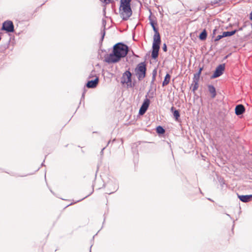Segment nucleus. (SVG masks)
<instances>
[{
    "label": "nucleus",
    "instance_id": "15",
    "mask_svg": "<svg viewBox=\"0 0 252 252\" xmlns=\"http://www.w3.org/2000/svg\"><path fill=\"white\" fill-rule=\"evenodd\" d=\"M150 103V100L147 98V95H146V98L144 99L141 107L144 109H148Z\"/></svg>",
    "mask_w": 252,
    "mask_h": 252
},
{
    "label": "nucleus",
    "instance_id": "26",
    "mask_svg": "<svg viewBox=\"0 0 252 252\" xmlns=\"http://www.w3.org/2000/svg\"><path fill=\"white\" fill-rule=\"evenodd\" d=\"M220 1V0H214L213 1H211V5H214L216 4H218L219 3V2Z\"/></svg>",
    "mask_w": 252,
    "mask_h": 252
},
{
    "label": "nucleus",
    "instance_id": "24",
    "mask_svg": "<svg viewBox=\"0 0 252 252\" xmlns=\"http://www.w3.org/2000/svg\"><path fill=\"white\" fill-rule=\"evenodd\" d=\"M222 36H223V37H227V36H230L229 32H223L222 34Z\"/></svg>",
    "mask_w": 252,
    "mask_h": 252
},
{
    "label": "nucleus",
    "instance_id": "29",
    "mask_svg": "<svg viewBox=\"0 0 252 252\" xmlns=\"http://www.w3.org/2000/svg\"><path fill=\"white\" fill-rule=\"evenodd\" d=\"M162 49L164 51V52H166L167 51V46L166 45V44L164 43L163 45V47H162Z\"/></svg>",
    "mask_w": 252,
    "mask_h": 252
},
{
    "label": "nucleus",
    "instance_id": "23",
    "mask_svg": "<svg viewBox=\"0 0 252 252\" xmlns=\"http://www.w3.org/2000/svg\"><path fill=\"white\" fill-rule=\"evenodd\" d=\"M223 36H222V34L221 35H218L216 38L215 39V41H218L219 40H220V39H221L222 38H223Z\"/></svg>",
    "mask_w": 252,
    "mask_h": 252
},
{
    "label": "nucleus",
    "instance_id": "1",
    "mask_svg": "<svg viewBox=\"0 0 252 252\" xmlns=\"http://www.w3.org/2000/svg\"><path fill=\"white\" fill-rule=\"evenodd\" d=\"M128 51V46L123 43L119 42L113 46L112 53L110 54L105 60L108 63H116L122 58L126 56Z\"/></svg>",
    "mask_w": 252,
    "mask_h": 252
},
{
    "label": "nucleus",
    "instance_id": "14",
    "mask_svg": "<svg viewBox=\"0 0 252 252\" xmlns=\"http://www.w3.org/2000/svg\"><path fill=\"white\" fill-rule=\"evenodd\" d=\"M171 111L173 112V116L176 121H178L179 118L180 116L179 111L177 110H176L174 107L173 106L171 107Z\"/></svg>",
    "mask_w": 252,
    "mask_h": 252
},
{
    "label": "nucleus",
    "instance_id": "13",
    "mask_svg": "<svg viewBox=\"0 0 252 252\" xmlns=\"http://www.w3.org/2000/svg\"><path fill=\"white\" fill-rule=\"evenodd\" d=\"M208 91L211 94L212 98H214L217 95L216 89L214 86L212 85H209L208 86Z\"/></svg>",
    "mask_w": 252,
    "mask_h": 252
},
{
    "label": "nucleus",
    "instance_id": "37",
    "mask_svg": "<svg viewBox=\"0 0 252 252\" xmlns=\"http://www.w3.org/2000/svg\"><path fill=\"white\" fill-rule=\"evenodd\" d=\"M242 30V28H239V31H241V30Z\"/></svg>",
    "mask_w": 252,
    "mask_h": 252
},
{
    "label": "nucleus",
    "instance_id": "36",
    "mask_svg": "<svg viewBox=\"0 0 252 252\" xmlns=\"http://www.w3.org/2000/svg\"><path fill=\"white\" fill-rule=\"evenodd\" d=\"M110 143V140H109L107 144V146H108Z\"/></svg>",
    "mask_w": 252,
    "mask_h": 252
},
{
    "label": "nucleus",
    "instance_id": "2",
    "mask_svg": "<svg viewBox=\"0 0 252 252\" xmlns=\"http://www.w3.org/2000/svg\"><path fill=\"white\" fill-rule=\"evenodd\" d=\"M120 10L121 17L124 20H128L132 13L130 3H124L122 1Z\"/></svg>",
    "mask_w": 252,
    "mask_h": 252
},
{
    "label": "nucleus",
    "instance_id": "30",
    "mask_svg": "<svg viewBox=\"0 0 252 252\" xmlns=\"http://www.w3.org/2000/svg\"><path fill=\"white\" fill-rule=\"evenodd\" d=\"M131 0H121V2H123L124 3H130Z\"/></svg>",
    "mask_w": 252,
    "mask_h": 252
},
{
    "label": "nucleus",
    "instance_id": "20",
    "mask_svg": "<svg viewBox=\"0 0 252 252\" xmlns=\"http://www.w3.org/2000/svg\"><path fill=\"white\" fill-rule=\"evenodd\" d=\"M200 76L198 75V74L195 73L194 74V76L193 78V82H199Z\"/></svg>",
    "mask_w": 252,
    "mask_h": 252
},
{
    "label": "nucleus",
    "instance_id": "8",
    "mask_svg": "<svg viewBox=\"0 0 252 252\" xmlns=\"http://www.w3.org/2000/svg\"><path fill=\"white\" fill-rule=\"evenodd\" d=\"M98 78L96 77L94 80L89 81L86 84V86L88 88H94L96 87L98 83Z\"/></svg>",
    "mask_w": 252,
    "mask_h": 252
},
{
    "label": "nucleus",
    "instance_id": "6",
    "mask_svg": "<svg viewBox=\"0 0 252 252\" xmlns=\"http://www.w3.org/2000/svg\"><path fill=\"white\" fill-rule=\"evenodd\" d=\"M2 30L5 31L7 32H13L14 25L12 22L11 21H5L2 24Z\"/></svg>",
    "mask_w": 252,
    "mask_h": 252
},
{
    "label": "nucleus",
    "instance_id": "35",
    "mask_svg": "<svg viewBox=\"0 0 252 252\" xmlns=\"http://www.w3.org/2000/svg\"><path fill=\"white\" fill-rule=\"evenodd\" d=\"M114 192V191H111V192H108L107 193H108V194H111V193H113V192Z\"/></svg>",
    "mask_w": 252,
    "mask_h": 252
},
{
    "label": "nucleus",
    "instance_id": "7",
    "mask_svg": "<svg viewBox=\"0 0 252 252\" xmlns=\"http://www.w3.org/2000/svg\"><path fill=\"white\" fill-rule=\"evenodd\" d=\"M153 38L154 40L152 46L154 47V45H155L156 47L160 48L161 39L159 33L158 32L154 33Z\"/></svg>",
    "mask_w": 252,
    "mask_h": 252
},
{
    "label": "nucleus",
    "instance_id": "3",
    "mask_svg": "<svg viewBox=\"0 0 252 252\" xmlns=\"http://www.w3.org/2000/svg\"><path fill=\"white\" fill-rule=\"evenodd\" d=\"M146 70V65L145 62L138 64L134 71L139 81L143 80L145 77Z\"/></svg>",
    "mask_w": 252,
    "mask_h": 252
},
{
    "label": "nucleus",
    "instance_id": "32",
    "mask_svg": "<svg viewBox=\"0 0 252 252\" xmlns=\"http://www.w3.org/2000/svg\"><path fill=\"white\" fill-rule=\"evenodd\" d=\"M105 147H104V148L101 150V152H100V154H101V155H103V151H104V150L105 149Z\"/></svg>",
    "mask_w": 252,
    "mask_h": 252
},
{
    "label": "nucleus",
    "instance_id": "38",
    "mask_svg": "<svg viewBox=\"0 0 252 252\" xmlns=\"http://www.w3.org/2000/svg\"><path fill=\"white\" fill-rule=\"evenodd\" d=\"M1 40V37H0V40Z\"/></svg>",
    "mask_w": 252,
    "mask_h": 252
},
{
    "label": "nucleus",
    "instance_id": "31",
    "mask_svg": "<svg viewBox=\"0 0 252 252\" xmlns=\"http://www.w3.org/2000/svg\"><path fill=\"white\" fill-rule=\"evenodd\" d=\"M155 80H156V77H154V78L152 77V81H151V84H154Z\"/></svg>",
    "mask_w": 252,
    "mask_h": 252
},
{
    "label": "nucleus",
    "instance_id": "28",
    "mask_svg": "<svg viewBox=\"0 0 252 252\" xmlns=\"http://www.w3.org/2000/svg\"><path fill=\"white\" fill-rule=\"evenodd\" d=\"M203 70V67H199L198 71L196 74H198V75H200L202 70Z\"/></svg>",
    "mask_w": 252,
    "mask_h": 252
},
{
    "label": "nucleus",
    "instance_id": "5",
    "mask_svg": "<svg viewBox=\"0 0 252 252\" xmlns=\"http://www.w3.org/2000/svg\"><path fill=\"white\" fill-rule=\"evenodd\" d=\"M132 74L129 70H126L122 75L121 83L123 84H127L131 83Z\"/></svg>",
    "mask_w": 252,
    "mask_h": 252
},
{
    "label": "nucleus",
    "instance_id": "16",
    "mask_svg": "<svg viewBox=\"0 0 252 252\" xmlns=\"http://www.w3.org/2000/svg\"><path fill=\"white\" fill-rule=\"evenodd\" d=\"M207 33L205 30H204L199 35V38L201 40H204L206 39Z\"/></svg>",
    "mask_w": 252,
    "mask_h": 252
},
{
    "label": "nucleus",
    "instance_id": "33",
    "mask_svg": "<svg viewBox=\"0 0 252 252\" xmlns=\"http://www.w3.org/2000/svg\"><path fill=\"white\" fill-rule=\"evenodd\" d=\"M216 31H217V30H216V29H214V30H213V35H215V34Z\"/></svg>",
    "mask_w": 252,
    "mask_h": 252
},
{
    "label": "nucleus",
    "instance_id": "19",
    "mask_svg": "<svg viewBox=\"0 0 252 252\" xmlns=\"http://www.w3.org/2000/svg\"><path fill=\"white\" fill-rule=\"evenodd\" d=\"M198 82H193L192 84V91L194 92L195 91H196L198 88Z\"/></svg>",
    "mask_w": 252,
    "mask_h": 252
},
{
    "label": "nucleus",
    "instance_id": "9",
    "mask_svg": "<svg viewBox=\"0 0 252 252\" xmlns=\"http://www.w3.org/2000/svg\"><path fill=\"white\" fill-rule=\"evenodd\" d=\"M235 111L236 115L239 116L244 113L245 108L242 104H239L236 106Z\"/></svg>",
    "mask_w": 252,
    "mask_h": 252
},
{
    "label": "nucleus",
    "instance_id": "10",
    "mask_svg": "<svg viewBox=\"0 0 252 252\" xmlns=\"http://www.w3.org/2000/svg\"><path fill=\"white\" fill-rule=\"evenodd\" d=\"M149 20L150 21V24L151 26H152L153 31L154 32V33H158L159 32L158 31V29L156 27V25H157V23L156 21H155L152 17L151 16H150L149 17Z\"/></svg>",
    "mask_w": 252,
    "mask_h": 252
},
{
    "label": "nucleus",
    "instance_id": "12",
    "mask_svg": "<svg viewBox=\"0 0 252 252\" xmlns=\"http://www.w3.org/2000/svg\"><path fill=\"white\" fill-rule=\"evenodd\" d=\"M159 48H160L156 47L155 45H154V47L152 46L151 57L153 59H156L158 58Z\"/></svg>",
    "mask_w": 252,
    "mask_h": 252
},
{
    "label": "nucleus",
    "instance_id": "21",
    "mask_svg": "<svg viewBox=\"0 0 252 252\" xmlns=\"http://www.w3.org/2000/svg\"><path fill=\"white\" fill-rule=\"evenodd\" d=\"M105 26L104 25V28L101 31V38L100 39L101 41H102L103 40V38L104 37L105 34Z\"/></svg>",
    "mask_w": 252,
    "mask_h": 252
},
{
    "label": "nucleus",
    "instance_id": "34",
    "mask_svg": "<svg viewBox=\"0 0 252 252\" xmlns=\"http://www.w3.org/2000/svg\"><path fill=\"white\" fill-rule=\"evenodd\" d=\"M250 19L252 20V11L250 13Z\"/></svg>",
    "mask_w": 252,
    "mask_h": 252
},
{
    "label": "nucleus",
    "instance_id": "4",
    "mask_svg": "<svg viewBox=\"0 0 252 252\" xmlns=\"http://www.w3.org/2000/svg\"><path fill=\"white\" fill-rule=\"evenodd\" d=\"M225 69V64H220L217 67L216 70L211 76V79L216 78L220 77L223 74V72Z\"/></svg>",
    "mask_w": 252,
    "mask_h": 252
},
{
    "label": "nucleus",
    "instance_id": "27",
    "mask_svg": "<svg viewBox=\"0 0 252 252\" xmlns=\"http://www.w3.org/2000/svg\"><path fill=\"white\" fill-rule=\"evenodd\" d=\"M237 31H238V30H235L229 32V36H232V35H234Z\"/></svg>",
    "mask_w": 252,
    "mask_h": 252
},
{
    "label": "nucleus",
    "instance_id": "22",
    "mask_svg": "<svg viewBox=\"0 0 252 252\" xmlns=\"http://www.w3.org/2000/svg\"><path fill=\"white\" fill-rule=\"evenodd\" d=\"M146 111L147 109L141 107L139 111V114L141 115H142L146 112Z\"/></svg>",
    "mask_w": 252,
    "mask_h": 252
},
{
    "label": "nucleus",
    "instance_id": "17",
    "mask_svg": "<svg viewBox=\"0 0 252 252\" xmlns=\"http://www.w3.org/2000/svg\"><path fill=\"white\" fill-rule=\"evenodd\" d=\"M170 75L169 74H166L165 76L164 81L162 82V86H164L168 85L170 82Z\"/></svg>",
    "mask_w": 252,
    "mask_h": 252
},
{
    "label": "nucleus",
    "instance_id": "25",
    "mask_svg": "<svg viewBox=\"0 0 252 252\" xmlns=\"http://www.w3.org/2000/svg\"><path fill=\"white\" fill-rule=\"evenodd\" d=\"M157 74V71L156 69L153 70L152 72V77L153 78L156 77Z\"/></svg>",
    "mask_w": 252,
    "mask_h": 252
},
{
    "label": "nucleus",
    "instance_id": "18",
    "mask_svg": "<svg viewBox=\"0 0 252 252\" xmlns=\"http://www.w3.org/2000/svg\"><path fill=\"white\" fill-rule=\"evenodd\" d=\"M157 132L158 134H163L165 132V129L161 126H157Z\"/></svg>",
    "mask_w": 252,
    "mask_h": 252
},
{
    "label": "nucleus",
    "instance_id": "11",
    "mask_svg": "<svg viewBox=\"0 0 252 252\" xmlns=\"http://www.w3.org/2000/svg\"><path fill=\"white\" fill-rule=\"evenodd\" d=\"M238 198L242 202L246 203L249 202L252 199V195H238Z\"/></svg>",
    "mask_w": 252,
    "mask_h": 252
}]
</instances>
